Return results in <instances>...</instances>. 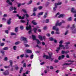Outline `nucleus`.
<instances>
[{"instance_id":"1","label":"nucleus","mask_w":76,"mask_h":76,"mask_svg":"<svg viewBox=\"0 0 76 76\" xmlns=\"http://www.w3.org/2000/svg\"><path fill=\"white\" fill-rule=\"evenodd\" d=\"M26 29L27 31H28V33L29 34H31L32 33V27L31 25H29V26H26Z\"/></svg>"},{"instance_id":"2","label":"nucleus","mask_w":76,"mask_h":76,"mask_svg":"<svg viewBox=\"0 0 76 76\" xmlns=\"http://www.w3.org/2000/svg\"><path fill=\"white\" fill-rule=\"evenodd\" d=\"M70 30L72 31V33L75 34L76 33V29L75 24H73L72 27H70Z\"/></svg>"},{"instance_id":"3","label":"nucleus","mask_w":76,"mask_h":76,"mask_svg":"<svg viewBox=\"0 0 76 76\" xmlns=\"http://www.w3.org/2000/svg\"><path fill=\"white\" fill-rule=\"evenodd\" d=\"M21 39L22 41H24V44L26 43L27 42H28V39L26 37H21Z\"/></svg>"},{"instance_id":"4","label":"nucleus","mask_w":76,"mask_h":76,"mask_svg":"<svg viewBox=\"0 0 76 76\" xmlns=\"http://www.w3.org/2000/svg\"><path fill=\"white\" fill-rule=\"evenodd\" d=\"M13 10H16V8L15 7H10L9 8V10L10 12H12Z\"/></svg>"},{"instance_id":"5","label":"nucleus","mask_w":76,"mask_h":76,"mask_svg":"<svg viewBox=\"0 0 76 76\" xmlns=\"http://www.w3.org/2000/svg\"><path fill=\"white\" fill-rule=\"evenodd\" d=\"M3 75L4 76L9 75V72L8 70H7L5 72H3Z\"/></svg>"},{"instance_id":"6","label":"nucleus","mask_w":76,"mask_h":76,"mask_svg":"<svg viewBox=\"0 0 76 76\" xmlns=\"http://www.w3.org/2000/svg\"><path fill=\"white\" fill-rule=\"evenodd\" d=\"M16 16L18 17V19H21V20H23V19H25V17H24L23 16L22 17L20 16H19V14H16Z\"/></svg>"},{"instance_id":"7","label":"nucleus","mask_w":76,"mask_h":76,"mask_svg":"<svg viewBox=\"0 0 76 76\" xmlns=\"http://www.w3.org/2000/svg\"><path fill=\"white\" fill-rule=\"evenodd\" d=\"M56 26H54L53 27V29L54 30H56V31H59V29L57 27H56Z\"/></svg>"},{"instance_id":"8","label":"nucleus","mask_w":76,"mask_h":76,"mask_svg":"<svg viewBox=\"0 0 76 76\" xmlns=\"http://www.w3.org/2000/svg\"><path fill=\"white\" fill-rule=\"evenodd\" d=\"M71 12L73 13H76V11L75 10V8L72 7L71 8Z\"/></svg>"},{"instance_id":"9","label":"nucleus","mask_w":76,"mask_h":76,"mask_svg":"<svg viewBox=\"0 0 76 76\" xmlns=\"http://www.w3.org/2000/svg\"><path fill=\"white\" fill-rule=\"evenodd\" d=\"M12 20V18H9V19L7 20V23L8 25H10L11 23V21Z\"/></svg>"},{"instance_id":"10","label":"nucleus","mask_w":76,"mask_h":76,"mask_svg":"<svg viewBox=\"0 0 76 76\" xmlns=\"http://www.w3.org/2000/svg\"><path fill=\"white\" fill-rule=\"evenodd\" d=\"M44 58H45V57H46V59H48V58H50L51 56H48L46 55H45L43 56Z\"/></svg>"},{"instance_id":"11","label":"nucleus","mask_w":76,"mask_h":76,"mask_svg":"<svg viewBox=\"0 0 76 76\" xmlns=\"http://www.w3.org/2000/svg\"><path fill=\"white\" fill-rule=\"evenodd\" d=\"M72 64V63H65L63 64V67H64L65 65L66 66H70L71 64Z\"/></svg>"},{"instance_id":"12","label":"nucleus","mask_w":76,"mask_h":76,"mask_svg":"<svg viewBox=\"0 0 76 76\" xmlns=\"http://www.w3.org/2000/svg\"><path fill=\"white\" fill-rule=\"evenodd\" d=\"M31 23H32L34 25H37V23L35 22V20H33L31 22Z\"/></svg>"},{"instance_id":"13","label":"nucleus","mask_w":76,"mask_h":76,"mask_svg":"<svg viewBox=\"0 0 76 76\" xmlns=\"http://www.w3.org/2000/svg\"><path fill=\"white\" fill-rule=\"evenodd\" d=\"M64 16H66V15H64V14H61L59 16H58L59 18H63Z\"/></svg>"},{"instance_id":"14","label":"nucleus","mask_w":76,"mask_h":76,"mask_svg":"<svg viewBox=\"0 0 76 76\" xmlns=\"http://www.w3.org/2000/svg\"><path fill=\"white\" fill-rule=\"evenodd\" d=\"M62 25V23L61 22L59 23H56V26H57V25L59 26H60Z\"/></svg>"},{"instance_id":"15","label":"nucleus","mask_w":76,"mask_h":76,"mask_svg":"<svg viewBox=\"0 0 76 76\" xmlns=\"http://www.w3.org/2000/svg\"><path fill=\"white\" fill-rule=\"evenodd\" d=\"M49 56H50L51 57H50V58H48V59H49V60H50V59H51V61H53V60H54V58H51L52 54H49Z\"/></svg>"},{"instance_id":"16","label":"nucleus","mask_w":76,"mask_h":76,"mask_svg":"<svg viewBox=\"0 0 76 76\" xmlns=\"http://www.w3.org/2000/svg\"><path fill=\"white\" fill-rule=\"evenodd\" d=\"M38 10V8L37 7H34L33 9V12H37Z\"/></svg>"},{"instance_id":"17","label":"nucleus","mask_w":76,"mask_h":76,"mask_svg":"<svg viewBox=\"0 0 76 76\" xmlns=\"http://www.w3.org/2000/svg\"><path fill=\"white\" fill-rule=\"evenodd\" d=\"M49 4H50V2L47 1L46 2L45 6V7H47L48 6V5H49Z\"/></svg>"},{"instance_id":"18","label":"nucleus","mask_w":76,"mask_h":76,"mask_svg":"<svg viewBox=\"0 0 76 76\" xmlns=\"http://www.w3.org/2000/svg\"><path fill=\"white\" fill-rule=\"evenodd\" d=\"M15 69L16 70H18L19 69V66H18L17 64H15Z\"/></svg>"},{"instance_id":"19","label":"nucleus","mask_w":76,"mask_h":76,"mask_svg":"<svg viewBox=\"0 0 76 76\" xmlns=\"http://www.w3.org/2000/svg\"><path fill=\"white\" fill-rule=\"evenodd\" d=\"M57 6L55 5V7L53 8V10L54 12H56V10H57Z\"/></svg>"},{"instance_id":"20","label":"nucleus","mask_w":76,"mask_h":76,"mask_svg":"<svg viewBox=\"0 0 76 76\" xmlns=\"http://www.w3.org/2000/svg\"><path fill=\"white\" fill-rule=\"evenodd\" d=\"M62 4V2H58V3H55V5H56L57 6H60V5H61Z\"/></svg>"},{"instance_id":"21","label":"nucleus","mask_w":76,"mask_h":76,"mask_svg":"<svg viewBox=\"0 0 76 76\" xmlns=\"http://www.w3.org/2000/svg\"><path fill=\"white\" fill-rule=\"evenodd\" d=\"M38 37L39 39H40L41 41H42V40H43V39H42V37L40 35H38Z\"/></svg>"},{"instance_id":"22","label":"nucleus","mask_w":76,"mask_h":76,"mask_svg":"<svg viewBox=\"0 0 76 76\" xmlns=\"http://www.w3.org/2000/svg\"><path fill=\"white\" fill-rule=\"evenodd\" d=\"M9 62L10 63V66L11 67H12L13 64V61L12 60H10Z\"/></svg>"},{"instance_id":"23","label":"nucleus","mask_w":76,"mask_h":76,"mask_svg":"<svg viewBox=\"0 0 76 76\" xmlns=\"http://www.w3.org/2000/svg\"><path fill=\"white\" fill-rule=\"evenodd\" d=\"M65 46H69V45L70 44V42H65Z\"/></svg>"},{"instance_id":"24","label":"nucleus","mask_w":76,"mask_h":76,"mask_svg":"<svg viewBox=\"0 0 76 76\" xmlns=\"http://www.w3.org/2000/svg\"><path fill=\"white\" fill-rule=\"evenodd\" d=\"M26 52L27 53H29L30 54H31L32 53V51L30 50H27L26 51Z\"/></svg>"},{"instance_id":"25","label":"nucleus","mask_w":76,"mask_h":76,"mask_svg":"<svg viewBox=\"0 0 76 76\" xmlns=\"http://www.w3.org/2000/svg\"><path fill=\"white\" fill-rule=\"evenodd\" d=\"M49 39L50 40V41H54V38L53 37H51L49 38Z\"/></svg>"},{"instance_id":"26","label":"nucleus","mask_w":76,"mask_h":76,"mask_svg":"<svg viewBox=\"0 0 76 76\" xmlns=\"http://www.w3.org/2000/svg\"><path fill=\"white\" fill-rule=\"evenodd\" d=\"M72 17H70L68 18L67 20L68 21H69V22H70V21H72Z\"/></svg>"},{"instance_id":"27","label":"nucleus","mask_w":76,"mask_h":76,"mask_svg":"<svg viewBox=\"0 0 76 76\" xmlns=\"http://www.w3.org/2000/svg\"><path fill=\"white\" fill-rule=\"evenodd\" d=\"M19 27H16L15 28V32H18V28Z\"/></svg>"},{"instance_id":"28","label":"nucleus","mask_w":76,"mask_h":76,"mask_svg":"<svg viewBox=\"0 0 76 76\" xmlns=\"http://www.w3.org/2000/svg\"><path fill=\"white\" fill-rule=\"evenodd\" d=\"M32 36L33 40H36L37 39L35 38H36V37H35V35H32Z\"/></svg>"},{"instance_id":"29","label":"nucleus","mask_w":76,"mask_h":76,"mask_svg":"<svg viewBox=\"0 0 76 76\" xmlns=\"http://www.w3.org/2000/svg\"><path fill=\"white\" fill-rule=\"evenodd\" d=\"M36 40V42L38 44H41V42H40V41L38 39H37Z\"/></svg>"},{"instance_id":"30","label":"nucleus","mask_w":76,"mask_h":76,"mask_svg":"<svg viewBox=\"0 0 76 76\" xmlns=\"http://www.w3.org/2000/svg\"><path fill=\"white\" fill-rule=\"evenodd\" d=\"M49 22H50V20L49 19H46L45 20L46 23H48Z\"/></svg>"},{"instance_id":"31","label":"nucleus","mask_w":76,"mask_h":76,"mask_svg":"<svg viewBox=\"0 0 76 76\" xmlns=\"http://www.w3.org/2000/svg\"><path fill=\"white\" fill-rule=\"evenodd\" d=\"M33 31H34V33H37V28H34Z\"/></svg>"},{"instance_id":"32","label":"nucleus","mask_w":76,"mask_h":76,"mask_svg":"<svg viewBox=\"0 0 76 76\" xmlns=\"http://www.w3.org/2000/svg\"><path fill=\"white\" fill-rule=\"evenodd\" d=\"M23 67H21V69H20V70L19 72L20 73H21L22 71V70H23Z\"/></svg>"},{"instance_id":"33","label":"nucleus","mask_w":76,"mask_h":76,"mask_svg":"<svg viewBox=\"0 0 76 76\" xmlns=\"http://www.w3.org/2000/svg\"><path fill=\"white\" fill-rule=\"evenodd\" d=\"M3 50H8V47H4L3 48Z\"/></svg>"},{"instance_id":"34","label":"nucleus","mask_w":76,"mask_h":76,"mask_svg":"<svg viewBox=\"0 0 76 76\" xmlns=\"http://www.w3.org/2000/svg\"><path fill=\"white\" fill-rule=\"evenodd\" d=\"M5 51L3 50H0V52L1 54H4V52Z\"/></svg>"},{"instance_id":"35","label":"nucleus","mask_w":76,"mask_h":76,"mask_svg":"<svg viewBox=\"0 0 76 76\" xmlns=\"http://www.w3.org/2000/svg\"><path fill=\"white\" fill-rule=\"evenodd\" d=\"M44 14V12H41L38 13L39 15H40V16H41V15H42Z\"/></svg>"},{"instance_id":"36","label":"nucleus","mask_w":76,"mask_h":76,"mask_svg":"<svg viewBox=\"0 0 76 76\" xmlns=\"http://www.w3.org/2000/svg\"><path fill=\"white\" fill-rule=\"evenodd\" d=\"M38 9L39 10H41L42 9V7L41 6H40L38 8Z\"/></svg>"},{"instance_id":"37","label":"nucleus","mask_w":76,"mask_h":76,"mask_svg":"<svg viewBox=\"0 0 76 76\" xmlns=\"http://www.w3.org/2000/svg\"><path fill=\"white\" fill-rule=\"evenodd\" d=\"M64 42V41L63 40H61L59 42V43L60 44H62L63 42Z\"/></svg>"},{"instance_id":"38","label":"nucleus","mask_w":76,"mask_h":76,"mask_svg":"<svg viewBox=\"0 0 76 76\" xmlns=\"http://www.w3.org/2000/svg\"><path fill=\"white\" fill-rule=\"evenodd\" d=\"M4 43H2L0 44V46L1 47H3V46H4Z\"/></svg>"},{"instance_id":"39","label":"nucleus","mask_w":76,"mask_h":76,"mask_svg":"<svg viewBox=\"0 0 76 76\" xmlns=\"http://www.w3.org/2000/svg\"><path fill=\"white\" fill-rule=\"evenodd\" d=\"M66 51L64 50H61V54H66Z\"/></svg>"},{"instance_id":"40","label":"nucleus","mask_w":76,"mask_h":76,"mask_svg":"<svg viewBox=\"0 0 76 76\" xmlns=\"http://www.w3.org/2000/svg\"><path fill=\"white\" fill-rule=\"evenodd\" d=\"M60 50V48L59 47L57 48V49L56 50V51L57 52H58Z\"/></svg>"},{"instance_id":"41","label":"nucleus","mask_w":76,"mask_h":76,"mask_svg":"<svg viewBox=\"0 0 76 76\" xmlns=\"http://www.w3.org/2000/svg\"><path fill=\"white\" fill-rule=\"evenodd\" d=\"M20 29H21V30H23V28H24V27L23 26H21L20 27Z\"/></svg>"},{"instance_id":"42","label":"nucleus","mask_w":76,"mask_h":76,"mask_svg":"<svg viewBox=\"0 0 76 76\" xmlns=\"http://www.w3.org/2000/svg\"><path fill=\"white\" fill-rule=\"evenodd\" d=\"M11 35H16V34L15 33L12 32L10 34Z\"/></svg>"},{"instance_id":"43","label":"nucleus","mask_w":76,"mask_h":76,"mask_svg":"<svg viewBox=\"0 0 76 76\" xmlns=\"http://www.w3.org/2000/svg\"><path fill=\"white\" fill-rule=\"evenodd\" d=\"M32 3V1L30 0L28 2V5H29V4H31Z\"/></svg>"},{"instance_id":"44","label":"nucleus","mask_w":76,"mask_h":76,"mask_svg":"<svg viewBox=\"0 0 76 76\" xmlns=\"http://www.w3.org/2000/svg\"><path fill=\"white\" fill-rule=\"evenodd\" d=\"M46 35L47 36V37H50L51 36L50 34V33H47L46 34Z\"/></svg>"},{"instance_id":"45","label":"nucleus","mask_w":76,"mask_h":76,"mask_svg":"<svg viewBox=\"0 0 76 76\" xmlns=\"http://www.w3.org/2000/svg\"><path fill=\"white\" fill-rule=\"evenodd\" d=\"M23 67H26V63H24L23 64Z\"/></svg>"},{"instance_id":"46","label":"nucleus","mask_w":76,"mask_h":76,"mask_svg":"<svg viewBox=\"0 0 76 76\" xmlns=\"http://www.w3.org/2000/svg\"><path fill=\"white\" fill-rule=\"evenodd\" d=\"M24 57L25 58H27L28 57H29V56L28 54H25L24 56Z\"/></svg>"},{"instance_id":"47","label":"nucleus","mask_w":76,"mask_h":76,"mask_svg":"<svg viewBox=\"0 0 76 76\" xmlns=\"http://www.w3.org/2000/svg\"><path fill=\"white\" fill-rule=\"evenodd\" d=\"M13 49L14 50H16V46H14L13 47Z\"/></svg>"},{"instance_id":"48","label":"nucleus","mask_w":76,"mask_h":76,"mask_svg":"<svg viewBox=\"0 0 76 76\" xmlns=\"http://www.w3.org/2000/svg\"><path fill=\"white\" fill-rule=\"evenodd\" d=\"M22 11L24 12V13H27L26 10L25 9H23L22 10Z\"/></svg>"},{"instance_id":"49","label":"nucleus","mask_w":76,"mask_h":76,"mask_svg":"<svg viewBox=\"0 0 76 76\" xmlns=\"http://www.w3.org/2000/svg\"><path fill=\"white\" fill-rule=\"evenodd\" d=\"M61 57L62 59H63V58H64V57H65V56H64V55H62Z\"/></svg>"},{"instance_id":"50","label":"nucleus","mask_w":76,"mask_h":76,"mask_svg":"<svg viewBox=\"0 0 76 76\" xmlns=\"http://www.w3.org/2000/svg\"><path fill=\"white\" fill-rule=\"evenodd\" d=\"M33 57H34V55L31 54L30 56V58L31 59H32Z\"/></svg>"},{"instance_id":"51","label":"nucleus","mask_w":76,"mask_h":76,"mask_svg":"<svg viewBox=\"0 0 76 76\" xmlns=\"http://www.w3.org/2000/svg\"><path fill=\"white\" fill-rule=\"evenodd\" d=\"M68 32H69V31L68 30L66 31V32L64 34V35H67V34H68Z\"/></svg>"},{"instance_id":"52","label":"nucleus","mask_w":76,"mask_h":76,"mask_svg":"<svg viewBox=\"0 0 76 76\" xmlns=\"http://www.w3.org/2000/svg\"><path fill=\"white\" fill-rule=\"evenodd\" d=\"M19 43H20V42L19 41L16 42L15 43V45H18Z\"/></svg>"},{"instance_id":"53","label":"nucleus","mask_w":76,"mask_h":76,"mask_svg":"<svg viewBox=\"0 0 76 76\" xmlns=\"http://www.w3.org/2000/svg\"><path fill=\"white\" fill-rule=\"evenodd\" d=\"M64 46V45H62V44H60L59 45L60 48V47H63Z\"/></svg>"},{"instance_id":"54","label":"nucleus","mask_w":76,"mask_h":76,"mask_svg":"<svg viewBox=\"0 0 76 76\" xmlns=\"http://www.w3.org/2000/svg\"><path fill=\"white\" fill-rule=\"evenodd\" d=\"M54 62L55 63H58V60H57L56 59H55L54 61Z\"/></svg>"},{"instance_id":"55","label":"nucleus","mask_w":76,"mask_h":76,"mask_svg":"<svg viewBox=\"0 0 76 76\" xmlns=\"http://www.w3.org/2000/svg\"><path fill=\"white\" fill-rule=\"evenodd\" d=\"M5 32L7 34H9V31L7 30H6L5 31Z\"/></svg>"},{"instance_id":"56","label":"nucleus","mask_w":76,"mask_h":76,"mask_svg":"<svg viewBox=\"0 0 76 76\" xmlns=\"http://www.w3.org/2000/svg\"><path fill=\"white\" fill-rule=\"evenodd\" d=\"M37 47L38 48H41V46H38V45H36Z\"/></svg>"},{"instance_id":"57","label":"nucleus","mask_w":76,"mask_h":76,"mask_svg":"<svg viewBox=\"0 0 76 76\" xmlns=\"http://www.w3.org/2000/svg\"><path fill=\"white\" fill-rule=\"evenodd\" d=\"M53 41H54V42L56 43V44H57V40L54 39Z\"/></svg>"},{"instance_id":"58","label":"nucleus","mask_w":76,"mask_h":76,"mask_svg":"<svg viewBox=\"0 0 76 76\" xmlns=\"http://www.w3.org/2000/svg\"><path fill=\"white\" fill-rule=\"evenodd\" d=\"M20 21L21 23H25V21L24 20H21Z\"/></svg>"},{"instance_id":"59","label":"nucleus","mask_w":76,"mask_h":76,"mask_svg":"<svg viewBox=\"0 0 76 76\" xmlns=\"http://www.w3.org/2000/svg\"><path fill=\"white\" fill-rule=\"evenodd\" d=\"M8 58H7V57H5L4 59V61H7V60H8Z\"/></svg>"},{"instance_id":"60","label":"nucleus","mask_w":76,"mask_h":76,"mask_svg":"<svg viewBox=\"0 0 76 76\" xmlns=\"http://www.w3.org/2000/svg\"><path fill=\"white\" fill-rule=\"evenodd\" d=\"M56 34H59L60 33L59 31H56Z\"/></svg>"},{"instance_id":"61","label":"nucleus","mask_w":76,"mask_h":76,"mask_svg":"<svg viewBox=\"0 0 76 76\" xmlns=\"http://www.w3.org/2000/svg\"><path fill=\"white\" fill-rule=\"evenodd\" d=\"M61 59H62L61 57V56H59L58 58V60H61Z\"/></svg>"},{"instance_id":"62","label":"nucleus","mask_w":76,"mask_h":76,"mask_svg":"<svg viewBox=\"0 0 76 76\" xmlns=\"http://www.w3.org/2000/svg\"><path fill=\"white\" fill-rule=\"evenodd\" d=\"M25 74H26V75H27L28 74H29V71L28 70L26 71V72L25 73Z\"/></svg>"},{"instance_id":"63","label":"nucleus","mask_w":76,"mask_h":76,"mask_svg":"<svg viewBox=\"0 0 76 76\" xmlns=\"http://www.w3.org/2000/svg\"><path fill=\"white\" fill-rule=\"evenodd\" d=\"M24 54H23L20 55V57L21 58H23V57H24Z\"/></svg>"},{"instance_id":"64","label":"nucleus","mask_w":76,"mask_h":76,"mask_svg":"<svg viewBox=\"0 0 76 76\" xmlns=\"http://www.w3.org/2000/svg\"><path fill=\"white\" fill-rule=\"evenodd\" d=\"M24 45H25V47H29V46L27 44H25Z\"/></svg>"}]
</instances>
